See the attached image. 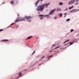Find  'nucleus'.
<instances>
[{
  "instance_id": "f257e3e1",
  "label": "nucleus",
  "mask_w": 79,
  "mask_h": 79,
  "mask_svg": "<svg viewBox=\"0 0 79 79\" xmlns=\"http://www.w3.org/2000/svg\"><path fill=\"white\" fill-rule=\"evenodd\" d=\"M44 9V7L43 5L39 6H38L37 8L36 9L37 11H42Z\"/></svg>"
},
{
  "instance_id": "f03ea898",
  "label": "nucleus",
  "mask_w": 79,
  "mask_h": 79,
  "mask_svg": "<svg viewBox=\"0 0 79 79\" xmlns=\"http://www.w3.org/2000/svg\"><path fill=\"white\" fill-rule=\"evenodd\" d=\"M25 19V18H20L18 17L17 18V19L15 21V23H17L18 22H19V21H23V20H24Z\"/></svg>"
},
{
  "instance_id": "7ed1b4c3",
  "label": "nucleus",
  "mask_w": 79,
  "mask_h": 79,
  "mask_svg": "<svg viewBox=\"0 0 79 79\" xmlns=\"http://www.w3.org/2000/svg\"><path fill=\"white\" fill-rule=\"evenodd\" d=\"M39 16L40 17V19H42V17H47V18H50L49 16V15H39Z\"/></svg>"
},
{
  "instance_id": "20e7f679",
  "label": "nucleus",
  "mask_w": 79,
  "mask_h": 79,
  "mask_svg": "<svg viewBox=\"0 0 79 79\" xmlns=\"http://www.w3.org/2000/svg\"><path fill=\"white\" fill-rule=\"evenodd\" d=\"M50 3H46V4H43V6H44V8H45V7H47L49 5H50Z\"/></svg>"
},
{
  "instance_id": "39448f33",
  "label": "nucleus",
  "mask_w": 79,
  "mask_h": 79,
  "mask_svg": "<svg viewBox=\"0 0 79 79\" xmlns=\"http://www.w3.org/2000/svg\"><path fill=\"white\" fill-rule=\"evenodd\" d=\"M31 18H32L31 17L29 16H25L24 17V18H26L27 19H31Z\"/></svg>"
},
{
  "instance_id": "423d86ee",
  "label": "nucleus",
  "mask_w": 79,
  "mask_h": 79,
  "mask_svg": "<svg viewBox=\"0 0 79 79\" xmlns=\"http://www.w3.org/2000/svg\"><path fill=\"white\" fill-rule=\"evenodd\" d=\"M55 10H56V9H55L54 10H52L50 12V13L49 14V15H52L53 13H54V11H55Z\"/></svg>"
},
{
  "instance_id": "0eeeda50",
  "label": "nucleus",
  "mask_w": 79,
  "mask_h": 79,
  "mask_svg": "<svg viewBox=\"0 0 79 79\" xmlns=\"http://www.w3.org/2000/svg\"><path fill=\"white\" fill-rule=\"evenodd\" d=\"M39 2H40V0H39L38 1H37L35 3V5H36V6H37V4H38V3H39Z\"/></svg>"
},
{
  "instance_id": "6e6552de",
  "label": "nucleus",
  "mask_w": 79,
  "mask_h": 79,
  "mask_svg": "<svg viewBox=\"0 0 79 79\" xmlns=\"http://www.w3.org/2000/svg\"><path fill=\"white\" fill-rule=\"evenodd\" d=\"M10 3L11 4H14L15 3V1L13 0L11 1L10 2Z\"/></svg>"
},
{
  "instance_id": "1a4fd4ad",
  "label": "nucleus",
  "mask_w": 79,
  "mask_h": 79,
  "mask_svg": "<svg viewBox=\"0 0 79 79\" xmlns=\"http://www.w3.org/2000/svg\"><path fill=\"white\" fill-rule=\"evenodd\" d=\"M73 2H72V1H69V5H71V4H73Z\"/></svg>"
},
{
  "instance_id": "9d476101",
  "label": "nucleus",
  "mask_w": 79,
  "mask_h": 79,
  "mask_svg": "<svg viewBox=\"0 0 79 79\" xmlns=\"http://www.w3.org/2000/svg\"><path fill=\"white\" fill-rule=\"evenodd\" d=\"M61 11V9L59 8H58L56 9V11Z\"/></svg>"
},
{
  "instance_id": "9b49d317",
  "label": "nucleus",
  "mask_w": 79,
  "mask_h": 79,
  "mask_svg": "<svg viewBox=\"0 0 79 79\" xmlns=\"http://www.w3.org/2000/svg\"><path fill=\"white\" fill-rule=\"evenodd\" d=\"M60 17H62V15H63V14H59V15Z\"/></svg>"
},
{
  "instance_id": "f8f14e48",
  "label": "nucleus",
  "mask_w": 79,
  "mask_h": 79,
  "mask_svg": "<svg viewBox=\"0 0 79 79\" xmlns=\"http://www.w3.org/2000/svg\"><path fill=\"white\" fill-rule=\"evenodd\" d=\"M32 37V36H29L27 38V39H31Z\"/></svg>"
},
{
  "instance_id": "ddd939ff",
  "label": "nucleus",
  "mask_w": 79,
  "mask_h": 79,
  "mask_svg": "<svg viewBox=\"0 0 79 79\" xmlns=\"http://www.w3.org/2000/svg\"><path fill=\"white\" fill-rule=\"evenodd\" d=\"M74 8V6H72V7H70L69 8V10H71V9H72V8Z\"/></svg>"
},
{
  "instance_id": "4468645a",
  "label": "nucleus",
  "mask_w": 79,
  "mask_h": 79,
  "mask_svg": "<svg viewBox=\"0 0 79 79\" xmlns=\"http://www.w3.org/2000/svg\"><path fill=\"white\" fill-rule=\"evenodd\" d=\"M2 41L3 42H5L6 41H8V40H2Z\"/></svg>"
},
{
  "instance_id": "2eb2a0df",
  "label": "nucleus",
  "mask_w": 79,
  "mask_h": 79,
  "mask_svg": "<svg viewBox=\"0 0 79 79\" xmlns=\"http://www.w3.org/2000/svg\"><path fill=\"white\" fill-rule=\"evenodd\" d=\"M21 74H22V73H21V72H20L19 76V77H21V76H22L21 75Z\"/></svg>"
},
{
  "instance_id": "dca6fc26",
  "label": "nucleus",
  "mask_w": 79,
  "mask_h": 79,
  "mask_svg": "<svg viewBox=\"0 0 79 79\" xmlns=\"http://www.w3.org/2000/svg\"><path fill=\"white\" fill-rule=\"evenodd\" d=\"M59 4L60 5H63V3L62 2H60Z\"/></svg>"
},
{
  "instance_id": "f3484780",
  "label": "nucleus",
  "mask_w": 79,
  "mask_h": 79,
  "mask_svg": "<svg viewBox=\"0 0 79 79\" xmlns=\"http://www.w3.org/2000/svg\"><path fill=\"white\" fill-rule=\"evenodd\" d=\"M71 1L73 3H74L75 2H76V0H72Z\"/></svg>"
},
{
  "instance_id": "a211bd4d",
  "label": "nucleus",
  "mask_w": 79,
  "mask_h": 79,
  "mask_svg": "<svg viewBox=\"0 0 79 79\" xmlns=\"http://www.w3.org/2000/svg\"><path fill=\"white\" fill-rule=\"evenodd\" d=\"M69 40H67L63 44H65V43H66V42H68L69 41Z\"/></svg>"
},
{
  "instance_id": "6ab92c4d",
  "label": "nucleus",
  "mask_w": 79,
  "mask_h": 79,
  "mask_svg": "<svg viewBox=\"0 0 79 79\" xmlns=\"http://www.w3.org/2000/svg\"><path fill=\"white\" fill-rule=\"evenodd\" d=\"M70 20V19H68L67 20H66V21H69Z\"/></svg>"
},
{
  "instance_id": "aec40b11",
  "label": "nucleus",
  "mask_w": 79,
  "mask_h": 79,
  "mask_svg": "<svg viewBox=\"0 0 79 79\" xmlns=\"http://www.w3.org/2000/svg\"><path fill=\"white\" fill-rule=\"evenodd\" d=\"M59 47H60V46H58V47H56V48H55V49H54V50H55L56 49H57V48H59Z\"/></svg>"
},
{
  "instance_id": "412c9836",
  "label": "nucleus",
  "mask_w": 79,
  "mask_h": 79,
  "mask_svg": "<svg viewBox=\"0 0 79 79\" xmlns=\"http://www.w3.org/2000/svg\"><path fill=\"white\" fill-rule=\"evenodd\" d=\"M79 4V2H77V3H75V5H78V4Z\"/></svg>"
},
{
  "instance_id": "4be33fe9",
  "label": "nucleus",
  "mask_w": 79,
  "mask_h": 79,
  "mask_svg": "<svg viewBox=\"0 0 79 79\" xmlns=\"http://www.w3.org/2000/svg\"><path fill=\"white\" fill-rule=\"evenodd\" d=\"M73 31H74L73 29H71V30L70 31V32H73Z\"/></svg>"
},
{
  "instance_id": "5701e85b",
  "label": "nucleus",
  "mask_w": 79,
  "mask_h": 79,
  "mask_svg": "<svg viewBox=\"0 0 79 79\" xmlns=\"http://www.w3.org/2000/svg\"><path fill=\"white\" fill-rule=\"evenodd\" d=\"M73 43H74V42H73L72 43H71L70 44L71 45H73Z\"/></svg>"
},
{
  "instance_id": "b1692460",
  "label": "nucleus",
  "mask_w": 79,
  "mask_h": 79,
  "mask_svg": "<svg viewBox=\"0 0 79 79\" xmlns=\"http://www.w3.org/2000/svg\"><path fill=\"white\" fill-rule=\"evenodd\" d=\"M35 51H34V52H33V53H32V55H33V54H34V53H35Z\"/></svg>"
},
{
  "instance_id": "393cba45",
  "label": "nucleus",
  "mask_w": 79,
  "mask_h": 79,
  "mask_svg": "<svg viewBox=\"0 0 79 79\" xmlns=\"http://www.w3.org/2000/svg\"><path fill=\"white\" fill-rule=\"evenodd\" d=\"M52 55H51V56H50L48 57L47 58H51V57H52Z\"/></svg>"
},
{
  "instance_id": "a878e982",
  "label": "nucleus",
  "mask_w": 79,
  "mask_h": 79,
  "mask_svg": "<svg viewBox=\"0 0 79 79\" xmlns=\"http://www.w3.org/2000/svg\"><path fill=\"white\" fill-rule=\"evenodd\" d=\"M44 58H45V57L43 56L41 58V60H42V59Z\"/></svg>"
},
{
  "instance_id": "bb28decb",
  "label": "nucleus",
  "mask_w": 79,
  "mask_h": 79,
  "mask_svg": "<svg viewBox=\"0 0 79 79\" xmlns=\"http://www.w3.org/2000/svg\"><path fill=\"white\" fill-rule=\"evenodd\" d=\"M53 50V49L52 50H50L49 51V52H52Z\"/></svg>"
},
{
  "instance_id": "cd10ccee",
  "label": "nucleus",
  "mask_w": 79,
  "mask_h": 79,
  "mask_svg": "<svg viewBox=\"0 0 79 79\" xmlns=\"http://www.w3.org/2000/svg\"><path fill=\"white\" fill-rule=\"evenodd\" d=\"M3 31V29L0 30V32Z\"/></svg>"
},
{
  "instance_id": "c85d7f7f",
  "label": "nucleus",
  "mask_w": 79,
  "mask_h": 79,
  "mask_svg": "<svg viewBox=\"0 0 79 79\" xmlns=\"http://www.w3.org/2000/svg\"><path fill=\"white\" fill-rule=\"evenodd\" d=\"M55 45V44L52 45V47H54Z\"/></svg>"
},
{
  "instance_id": "c756f323",
  "label": "nucleus",
  "mask_w": 79,
  "mask_h": 79,
  "mask_svg": "<svg viewBox=\"0 0 79 79\" xmlns=\"http://www.w3.org/2000/svg\"><path fill=\"white\" fill-rule=\"evenodd\" d=\"M18 16H19V14H18Z\"/></svg>"
},
{
  "instance_id": "7c9ffc66",
  "label": "nucleus",
  "mask_w": 79,
  "mask_h": 79,
  "mask_svg": "<svg viewBox=\"0 0 79 79\" xmlns=\"http://www.w3.org/2000/svg\"><path fill=\"white\" fill-rule=\"evenodd\" d=\"M16 27V28H18V26H17Z\"/></svg>"
},
{
  "instance_id": "2f4dec72",
  "label": "nucleus",
  "mask_w": 79,
  "mask_h": 79,
  "mask_svg": "<svg viewBox=\"0 0 79 79\" xmlns=\"http://www.w3.org/2000/svg\"><path fill=\"white\" fill-rule=\"evenodd\" d=\"M19 77H18L16 78V79H18V78H19Z\"/></svg>"
},
{
  "instance_id": "473e14b6",
  "label": "nucleus",
  "mask_w": 79,
  "mask_h": 79,
  "mask_svg": "<svg viewBox=\"0 0 79 79\" xmlns=\"http://www.w3.org/2000/svg\"><path fill=\"white\" fill-rule=\"evenodd\" d=\"M13 24H14V23H12V24H11V25H13Z\"/></svg>"
},
{
  "instance_id": "72a5a7b5",
  "label": "nucleus",
  "mask_w": 79,
  "mask_h": 79,
  "mask_svg": "<svg viewBox=\"0 0 79 79\" xmlns=\"http://www.w3.org/2000/svg\"><path fill=\"white\" fill-rule=\"evenodd\" d=\"M79 1V0H76V1H77H77Z\"/></svg>"
},
{
  "instance_id": "f704fd0d",
  "label": "nucleus",
  "mask_w": 79,
  "mask_h": 79,
  "mask_svg": "<svg viewBox=\"0 0 79 79\" xmlns=\"http://www.w3.org/2000/svg\"><path fill=\"white\" fill-rule=\"evenodd\" d=\"M56 17H55L54 18V19H56Z\"/></svg>"
},
{
  "instance_id": "c9c22d12",
  "label": "nucleus",
  "mask_w": 79,
  "mask_h": 79,
  "mask_svg": "<svg viewBox=\"0 0 79 79\" xmlns=\"http://www.w3.org/2000/svg\"><path fill=\"white\" fill-rule=\"evenodd\" d=\"M66 10H68V9H66Z\"/></svg>"
},
{
  "instance_id": "e433bc0d",
  "label": "nucleus",
  "mask_w": 79,
  "mask_h": 79,
  "mask_svg": "<svg viewBox=\"0 0 79 79\" xmlns=\"http://www.w3.org/2000/svg\"><path fill=\"white\" fill-rule=\"evenodd\" d=\"M4 3H5V2H3V4H4Z\"/></svg>"
},
{
  "instance_id": "4c0bfd02",
  "label": "nucleus",
  "mask_w": 79,
  "mask_h": 79,
  "mask_svg": "<svg viewBox=\"0 0 79 79\" xmlns=\"http://www.w3.org/2000/svg\"><path fill=\"white\" fill-rule=\"evenodd\" d=\"M78 11L79 10V9L77 10Z\"/></svg>"
},
{
  "instance_id": "58836bf2",
  "label": "nucleus",
  "mask_w": 79,
  "mask_h": 79,
  "mask_svg": "<svg viewBox=\"0 0 79 79\" xmlns=\"http://www.w3.org/2000/svg\"><path fill=\"white\" fill-rule=\"evenodd\" d=\"M41 2L42 1V0H41Z\"/></svg>"
},
{
  "instance_id": "ea45409f",
  "label": "nucleus",
  "mask_w": 79,
  "mask_h": 79,
  "mask_svg": "<svg viewBox=\"0 0 79 79\" xmlns=\"http://www.w3.org/2000/svg\"><path fill=\"white\" fill-rule=\"evenodd\" d=\"M68 44H66V45H68Z\"/></svg>"
},
{
  "instance_id": "a19ab883",
  "label": "nucleus",
  "mask_w": 79,
  "mask_h": 79,
  "mask_svg": "<svg viewBox=\"0 0 79 79\" xmlns=\"http://www.w3.org/2000/svg\"><path fill=\"white\" fill-rule=\"evenodd\" d=\"M65 14H66V13H65V14H64V15H65Z\"/></svg>"
},
{
  "instance_id": "79ce46f5",
  "label": "nucleus",
  "mask_w": 79,
  "mask_h": 79,
  "mask_svg": "<svg viewBox=\"0 0 79 79\" xmlns=\"http://www.w3.org/2000/svg\"><path fill=\"white\" fill-rule=\"evenodd\" d=\"M26 71V70H25V71Z\"/></svg>"
},
{
  "instance_id": "37998d69",
  "label": "nucleus",
  "mask_w": 79,
  "mask_h": 79,
  "mask_svg": "<svg viewBox=\"0 0 79 79\" xmlns=\"http://www.w3.org/2000/svg\"><path fill=\"white\" fill-rule=\"evenodd\" d=\"M49 59V58H48V60Z\"/></svg>"
}]
</instances>
